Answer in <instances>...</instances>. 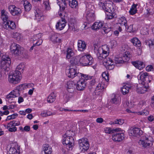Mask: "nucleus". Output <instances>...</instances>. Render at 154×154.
Segmentation results:
<instances>
[{
    "mask_svg": "<svg viewBox=\"0 0 154 154\" xmlns=\"http://www.w3.org/2000/svg\"><path fill=\"white\" fill-rule=\"evenodd\" d=\"M109 53V47L105 45L98 48L97 55L99 60L103 59V63L107 69L111 70L114 67V63L111 58L107 57Z\"/></svg>",
    "mask_w": 154,
    "mask_h": 154,
    "instance_id": "1",
    "label": "nucleus"
},
{
    "mask_svg": "<svg viewBox=\"0 0 154 154\" xmlns=\"http://www.w3.org/2000/svg\"><path fill=\"white\" fill-rule=\"evenodd\" d=\"M100 5H102V7L106 13V18L107 20L112 19L115 15V9L113 3L110 1H106L102 4L100 2Z\"/></svg>",
    "mask_w": 154,
    "mask_h": 154,
    "instance_id": "2",
    "label": "nucleus"
},
{
    "mask_svg": "<svg viewBox=\"0 0 154 154\" xmlns=\"http://www.w3.org/2000/svg\"><path fill=\"white\" fill-rule=\"evenodd\" d=\"M64 134L63 137L62 143L66 146V149L69 150H71L74 145V141L73 137L66 134Z\"/></svg>",
    "mask_w": 154,
    "mask_h": 154,
    "instance_id": "3",
    "label": "nucleus"
},
{
    "mask_svg": "<svg viewBox=\"0 0 154 154\" xmlns=\"http://www.w3.org/2000/svg\"><path fill=\"white\" fill-rule=\"evenodd\" d=\"M20 73V72L16 70L10 73L8 78L9 82L13 84H16L19 82L21 79V74Z\"/></svg>",
    "mask_w": 154,
    "mask_h": 154,
    "instance_id": "4",
    "label": "nucleus"
},
{
    "mask_svg": "<svg viewBox=\"0 0 154 154\" xmlns=\"http://www.w3.org/2000/svg\"><path fill=\"white\" fill-rule=\"evenodd\" d=\"M139 83L148 85V83L151 82L152 77L149 75V74L146 72H140L137 76Z\"/></svg>",
    "mask_w": 154,
    "mask_h": 154,
    "instance_id": "5",
    "label": "nucleus"
},
{
    "mask_svg": "<svg viewBox=\"0 0 154 154\" xmlns=\"http://www.w3.org/2000/svg\"><path fill=\"white\" fill-rule=\"evenodd\" d=\"M94 61L93 57L90 54L80 55V64L83 66L91 65Z\"/></svg>",
    "mask_w": 154,
    "mask_h": 154,
    "instance_id": "6",
    "label": "nucleus"
},
{
    "mask_svg": "<svg viewBox=\"0 0 154 154\" xmlns=\"http://www.w3.org/2000/svg\"><path fill=\"white\" fill-rule=\"evenodd\" d=\"M11 61L8 55H3L1 61V67L2 69L8 72L10 69Z\"/></svg>",
    "mask_w": 154,
    "mask_h": 154,
    "instance_id": "7",
    "label": "nucleus"
},
{
    "mask_svg": "<svg viewBox=\"0 0 154 154\" xmlns=\"http://www.w3.org/2000/svg\"><path fill=\"white\" fill-rule=\"evenodd\" d=\"M78 143L81 151L85 152L89 148V145L88 140L86 138H82L79 140Z\"/></svg>",
    "mask_w": 154,
    "mask_h": 154,
    "instance_id": "8",
    "label": "nucleus"
},
{
    "mask_svg": "<svg viewBox=\"0 0 154 154\" xmlns=\"http://www.w3.org/2000/svg\"><path fill=\"white\" fill-rule=\"evenodd\" d=\"M128 133L131 136L138 137L142 134L143 132L140 128L134 127H131L129 130Z\"/></svg>",
    "mask_w": 154,
    "mask_h": 154,
    "instance_id": "9",
    "label": "nucleus"
},
{
    "mask_svg": "<svg viewBox=\"0 0 154 154\" xmlns=\"http://www.w3.org/2000/svg\"><path fill=\"white\" fill-rule=\"evenodd\" d=\"M20 125V122L17 121L13 120L8 123L6 128L8 129V131L10 132H15L17 131V128L16 126Z\"/></svg>",
    "mask_w": 154,
    "mask_h": 154,
    "instance_id": "10",
    "label": "nucleus"
},
{
    "mask_svg": "<svg viewBox=\"0 0 154 154\" xmlns=\"http://www.w3.org/2000/svg\"><path fill=\"white\" fill-rule=\"evenodd\" d=\"M68 69H66L67 74L69 78H74L76 76H78L77 68L75 66L71 65L69 66Z\"/></svg>",
    "mask_w": 154,
    "mask_h": 154,
    "instance_id": "11",
    "label": "nucleus"
},
{
    "mask_svg": "<svg viewBox=\"0 0 154 154\" xmlns=\"http://www.w3.org/2000/svg\"><path fill=\"white\" fill-rule=\"evenodd\" d=\"M10 50L14 55H18L21 53V47L16 43H13L11 46Z\"/></svg>",
    "mask_w": 154,
    "mask_h": 154,
    "instance_id": "12",
    "label": "nucleus"
},
{
    "mask_svg": "<svg viewBox=\"0 0 154 154\" xmlns=\"http://www.w3.org/2000/svg\"><path fill=\"white\" fill-rule=\"evenodd\" d=\"M153 141L151 137H145V140H140L138 142L139 144L142 147L147 148L150 146V142Z\"/></svg>",
    "mask_w": 154,
    "mask_h": 154,
    "instance_id": "13",
    "label": "nucleus"
},
{
    "mask_svg": "<svg viewBox=\"0 0 154 154\" xmlns=\"http://www.w3.org/2000/svg\"><path fill=\"white\" fill-rule=\"evenodd\" d=\"M119 131L114 132L112 135V139L115 141L120 142L124 138V133Z\"/></svg>",
    "mask_w": 154,
    "mask_h": 154,
    "instance_id": "14",
    "label": "nucleus"
},
{
    "mask_svg": "<svg viewBox=\"0 0 154 154\" xmlns=\"http://www.w3.org/2000/svg\"><path fill=\"white\" fill-rule=\"evenodd\" d=\"M42 34L39 33L33 35L31 38L30 41L33 43H35L37 45H41L42 42L41 38Z\"/></svg>",
    "mask_w": 154,
    "mask_h": 154,
    "instance_id": "15",
    "label": "nucleus"
},
{
    "mask_svg": "<svg viewBox=\"0 0 154 154\" xmlns=\"http://www.w3.org/2000/svg\"><path fill=\"white\" fill-rule=\"evenodd\" d=\"M8 10L11 14L13 16L18 15L21 13V10L14 5H10L8 7Z\"/></svg>",
    "mask_w": 154,
    "mask_h": 154,
    "instance_id": "16",
    "label": "nucleus"
},
{
    "mask_svg": "<svg viewBox=\"0 0 154 154\" xmlns=\"http://www.w3.org/2000/svg\"><path fill=\"white\" fill-rule=\"evenodd\" d=\"M149 88V85L141 84L137 86L136 91L139 94H143L147 91Z\"/></svg>",
    "mask_w": 154,
    "mask_h": 154,
    "instance_id": "17",
    "label": "nucleus"
},
{
    "mask_svg": "<svg viewBox=\"0 0 154 154\" xmlns=\"http://www.w3.org/2000/svg\"><path fill=\"white\" fill-rule=\"evenodd\" d=\"M42 11L36 8L35 11V18L38 21H42L44 20V16L43 15Z\"/></svg>",
    "mask_w": 154,
    "mask_h": 154,
    "instance_id": "18",
    "label": "nucleus"
},
{
    "mask_svg": "<svg viewBox=\"0 0 154 154\" xmlns=\"http://www.w3.org/2000/svg\"><path fill=\"white\" fill-rule=\"evenodd\" d=\"M86 86V83L82 79H80L78 81L76 85V88L79 91L83 90Z\"/></svg>",
    "mask_w": 154,
    "mask_h": 154,
    "instance_id": "19",
    "label": "nucleus"
},
{
    "mask_svg": "<svg viewBox=\"0 0 154 154\" xmlns=\"http://www.w3.org/2000/svg\"><path fill=\"white\" fill-rule=\"evenodd\" d=\"M66 23L65 19L61 18V20H59L56 24L57 29L60 30L63 29L66 25Z\"/></svg>",
    "mask_w": 154,
    "mask_h": 154,
    "instance_id": "20",
    "label": "nucleus"
},
{
    "mask_svg": "<svg viewBox=\"0 0 154 154\" xmlns=\"http://www.w3.org/2000/svg\"><path fill=\"white\" fill-rule=\"evenodd\" d=\"M60 34L57 33L52 34L50 37V40L54 43L60 42L61 39L59 38Z\"/></svg>",
    "mask_w": 154,
    "mask_h": 154,
    "instance_id": "21",
    "label": "nucleus"
},
{
    "mask_svg": "<svg viewBox=\"0 0 154 154\" xmlns=\"http://www.w3.org/2000/svg\"><path fill=\"white\" fill-rule=\"evenodd\" d=\"M132 64L137 68L141 70L145 67V64L143 62L137 60L131 62Z\"/></svg>",
    "mask_w": 154,
    "mask_h": 154,
    "instance_id": "22",
    "label": "nucleus"
},
{
    "mask_svg": "<svg viewBox=\"0 0 154 154\" xmlns=\"http://www.w3.org/2000/svg\"><path fill=\"white\" fill-rule=\"evenodd\" d=\"M86 17L89 21H92L94 20V14L92 10H90L86 12Z\"/></svg>",
    "mask_w": 154,
    "mask_h": 154,
    "instance_id": "23",
    "label": "nucleus"
},
{
    "mask_svg": "<svg viewBox=\"0 0 154 154\" xmlns=\"http://www.w3.org/2000/svg\"><path fill=\"white\" fill-rule=\"evenodd\" d=\"M52 152V148L49 145L45 144L44 145L43 151L42 152V154H51Z\"/></svg>",
    "mask_w": 154,
    "mask_h": 154,
    "instance_id": "24",
    "label": "nucleus"
},
{
    "mask_svg": "<svg viewBox=\"0 0 154 154\" xmlns=\"http://www.w3.org/2000/svg\"><path fill=\"white\" fill-rule=\"evenodd\" d=\"M78 50L80 51H83L86 48L85 42L82 40H79L78 42Z\"/></svg>",
    "mask_w": 154,
    "mask_h": 154,
    "instance_id": "25",
    "label": "nucleus"
},
{
    "mask_svg": "<svg viewBox=\"0 0 154 154\" xmlns=\"http://www.w3.org/2000/svg\"><path fill=\"white\" fill-rule=\"evenodd\" d=\"M18 145L15 144V146L12 145L9 150V154H18L20 152Z\"/></svg>",
    "mask_w": 154,
    "mask_h": 154,
    "instance_id": "26",
    "label": "nucleus"
},
{
    "mask_svg": "<svg viewBox=\"0 0 154 154\" xmlns=\"http://www.w3.org/2000/svg\"><path fill=\"white\" fill-rule=\"evenodd\" d=\"M66 1L68 0H57V3L60 7V10L63 11L66 6Z\"/></svg>",
    "mask_w": 154,
    "mask_h": 154,
    "instance_id": "27",
    "label": "nucleus"
},
{
    "mask_svg": "<svg viewBox=\"0 0 154 154\" xmlns=\"http://www.w3.org/2000/svg\"><path fill=\"white\" fill-rule=\"evenodd\" d=\"M106 87V85L103 82L99 83L96 86L95 91V93L98 94L99 92L101 91L103 89H104Z\"/></svg>",
    "mask_w": 154,
    "mask_h": 154,
    "instance_id": "28",
    "label": "nucleus"
},
{
    "mask_svg": "<svg viewBox=\"0 0 154 154\" xmlns=\"http://www.w3.org/2000/svg\"><path fill=\"white\" fill-rule=\"evenodd\" d=\"M118 23L121 26H125L126 28L128 27L127 21L124 17L122 16L119 17L118 20Z\"/></svg>",
    "mask_w": 154,
    "mask_h": 154,
    "instance_id": "29",
    "label": "nucleus"
},
{
    "mask_svg": "<svg viewBox=\"0 0 154 154\" xmlns=\"http://www.w3.org/2000/svg\"><path fill=\"white\" fill-rule=\"evenodd\" d=\"M104 24L103 22H96L92 26V29L94 30H97L103 27Z\"/></svg>",
    "mask_w": 154,
    "mask_h": 154,
    "instance_id": "30",
    "label": "nucleus"
},
{
    "mask_svg": "<svg viewBox=\"0 0 154 154\" xmlns=\"http://www.w3.org/2000/svg\"><path fill=\"white\" fill-rule=\"evenodd\" d=\"M5 26L8 29H14L16 28V26L14 22L12 21H8Z\"/></svg>",
    "mask_w": 154,
    "mask_h": 154,
    "instance_id": "31",
    "label": "nucleus"
},
{
    "mask_svg": "<svg viewBox=\"0 0 154 154\" xmlns=\"http://www.w3.org/2000/svg\"><path fill=\"white\" fill-rule=\"evenodd\" d=\"M80 55L76 56L75 57L72 58L70 60V63L72 64L78 65L80 64Z\"/></svg>",
    "mask_w": 154,
    "mask_h": 154,
    "instance_id": "32",
    "label": "nucleus"
},
{
    "mask_svg": "<svg viewBox=\"0 0 154 154\" xmlns=\"http://www.w3.org/2000/svg\"><path fill=\"white\" fill-rule=\"evenodd\" d=\"M56 94L54 92H52L50 94L48 97L47 101L48 103H52L55 100Z\"/></svg>",
    "mask_w": 154,
    "mask_h": 154,
    "instance_id": "33",
    "label": "nucleus"
},
{
    "mask_svg": "<svg viewBox=\"0 0 154 154\" xmlns=\"http://www.w3.org/2000/svg\"><path fill=\"white\" fill-rule=\"evenodd\" d=\"M34 85L32 83H30L28 84H24L19 85V87H20V89L21 90L24 89L26 88H33Z\"/></svg>",
    "mask_w": 154,
    "mask_h": 154,
    "instance_id": "34",
    "label": "nucleus"
},
{
    "mask_svg": "<svg viewBox=\"0 0 154 154\" xmlns=\"http://www.w3.org/2000/svg\"><path fill=\"white\" fill-rule=\"evenodd\" d=\"M8 13L4 10H2L1 11V17L4 22H7L9 20H8Z\"/></svg>",
    "mask_w": 154,
    "mask_h": 154,
    "instance_id": "35",
    "label": "nucleus"
},
{
    "mask_svg": "<svg viewBox=\"0 0 154 154\" xmlns=\"http://www.w3.org/2000/svg\"><path fill=\"white\" fill-rule=\"evenodd\" d=\"M121 130V128H116L115 129H112L110 128H106L105 130V132L106 133L111 134V133H113L115 131H120Z\"/></svg>",
    "mask_w": 154,
    "mask_h": 154,
    "instance_id": "36",
    "label": "nucleus"
},
{
    "mask_svg": "<svg viewBox=\"0 0 154 154\" xmlns=\"http://www.w3.org/2000/svg\"><path fill=\"white\" fill-rule=\"evenodd\" d=\"M78 76L79 77H81V78L80 79H82L84 80V82H85L88 80L91 79V77L88 76L87 75L84 74L79 72L78 73Z\"/></svg>",
    "mask_w": 154,
    "mask_h": 154,
    "instance_id": "37",
    "label": "nucleus"
},
{
    "mask_svg": "<svg viewBox=\"0 0 154 154\" xmlns=\"http://www.w3.org/2000/svg\"><path fill=\"white\" fill-rule=\"evenodd\" d=\"M66 58L67 59H70L72 57L74 54L73 50L71 48H68L66 51Z\"/></svg>",
    "mask_w": 154,
    "mask_h": 154,
    "instance_id": "38",
    "label": "nucleus"
},
{
    "mask_svg": "<svg viewBox=\"0 0 154 154\" xmlns=\"http://www.w3.org/2000/svg\"><path fill=\"white\" fill-rule=\"evenodd\" d=\"M131 87L128 85H124L121 88L122 92L123 94H126L129 92Z\"/></svg>",
    "mask_w": 154,
    "mask_h": 154,
    "instance_id": "39",
    "label": "nucleus"
},
{
    "mask_svg": "<svg viewBox=\"0 0 154 154\" xmlns=\"http://www.w3.org/2000/svg\"><path fill=\"white\" fill-rule=\"evenodd\" d=\"M131 42L135 46L140 47L141 45L140 42L137 38H134L131 40Z\"/></svg>",
    "mask_w": 154,
    "mask_h": 154,
    "instance_id": "40",
    "label": "nucleus"
},
{
    "mask_svg": "<svg viewBox=\"0 0 154 154\" xmlns=\"http://www.w3.org/2000/svg\"><path fill=\"white\" fill-rule=\"evenodd\" d=\"M137 5L133 4L131 6L130 10L129 11V13L131 15H134L136 14L137 11Z\"/></svg>",
    "mask_w": 154,
    "mask_h": 154,
    "instance_id": "41",
    "label": "nucleus"
},
{
    "mask_svg": "<svg viewBox=\"0 0 154 154\" xmlns=\"http://www.w3.org/2000/svg\"><path fill=\"white\" fill-rule=\"evenodd\" d=\"M20 88V87H19V86L17 87L16 89L13 90L11 92V94H12L13 95V97H15L19 96L20 94L19 93V90H21Z\"/></svg>",
    "mask_w": 154,
    "mask_h": 154,
    "instance_id": "42",
    "label": "nucleus"
},
{
    "mask_svg": "<svg viewBox=\"0 0 154 154\" xmlns=\"http://www.w3.org/2000/svg\"><path fill=\"white\" fill-rule=\"evenodd\" d=\"M121 98L119 96H115L111 99V103L115 104H118L121 102Z\"/></svg>",
    "mask_w": 154,
    "mask_h": 154,
    "instance_id": "43",
    "label": "nucleus"
},
{
    "mask_svg": "<svg viewBox=\"0 0 154 154\" xmlns=\"http://www.w3.org/2000/svg\"><path fill=\"white\" fill-rule=\"evenodd\" d=\"M42 6L44 7L45 9L46 10H49L51 9L49 0H45L44 1L43 3Z\"/></svg>",
    "mask_w": 154,
    "mask_h": 154,
    "instance_id": "44",
    "label": "nucleus"
},
{
    "mask_svg": "<svg viewBox=\"0 0 154 154\" xmlns=\"http://www.w3.org/2000/svg\"><path fill=\"white\" fill-rule=\"evenodd\" d=\"M146 43L150 48L152 49L154 48V39L147 40L146 41Z\"/></svg>",
    "mask_w": 154,
    "mask_h": 154,
    "instance_id": "45",
    "label": "nucleus"
},
{
    "mask_svg": "<svg viewBox=\"0 0 154 154\" xmlns=\"http://www.w3.org/2000/svg\"><path fill=\"white\" fill-rule=\"evenodd\" d=\"M135 115L146 116L149 114V112L147 110L144 109L141 111L133 112Z\"/></svg>",
    "mask_w": 154,
    "mask_h": 154,
    "instance_id": "46",
    "label": "nucleus"
},
{
    "mask_svg": "<svg viewBox=\"0 0 154 154\" xmlns=\"http://www.w3.org/2000/svg\"><path fill=\"white\" fill-rule=\"evenodd\" d=\"M25 10L26 11H29L31 8V5L27 1H25L24 3Z\"/></svg>",
    "mask_w": 154,
    "mask_h": 154,
    "instance_id": "47",
    "label": "nucleus"
},
{
    "mask_svg": "<svg viewBox=\"0 0 154 154\" xmlns=\"http://www.w3.org/2000/svg\"><path fill=\"white\" fill-rule=\"evenodd\" d=\"M25 66V65L23 63H21L17 66L15 70H17L20 72V74H21V72H23Z\"/></svg>",
    "mask_w": 154,
    "mask_h": 154,
    "instance_id": "48",
    "label": "nucleus"
},
{
    "mask_svg": "<svg viewBox=\"0 0 154 154\" xmlns=\"http://www.w3.org/2000/svg\"><path fill=\"white\" fill-rule=\"evenodd\" d=\"M69 5L72 8H75L78 5V2L76 0H69Z\"/></svg>",
    "mask_w": 154,
    "mask_h": 154,
    "instance_id": "49",
    "label": "nucleus"
},
{
    "mask_svg": "<svg viewBox=\"0 0 154 154\" xmlns=\"http://www.w3.org/2000/svg\"><path fill=\"white\" fill-rule=\"evenodd\" d=\"M13 37L17 41L20 40L22 38L21 34L18 32L14 33L13 35Z\"/></svg>",
    "mask_w": 154,
    "mask_h": 154,
    "instance_id": "50",
    "label": "nucleus"
},
{
    "mask_svg": "<svg viewBox=\"0 0 154 154\" xmlns=\"http://www.w3.org/2000/svg\"><path fill=\"white\" fill-rule=\"evenodd\" d=\"M75 86V83L72 81H69L67 83V87L68 89H72Z\"/></svg>",
    "mask_w": 154,
    "mask_h": 154,
    "instance_id": "51",
    "label": "nucleus"
},
{
    "mask_svg": "<svg viewBox=\"0 0 154 154\" xmlns=\"http://www.w3.org/2000/svg\"><path fill=\"white\" fill-rule=\"evenodd\" d=\"M124 123V120L122 119H116L113 122V124H117L120 125H122Z\"/></svg>",
    "mask_w": 154,
    "mask_h": 154,
    "instance_id": "52",
    "label": "nucleus"
},
{
    "mask_svg": "<svg viewBox=\"0 0 154 154\" xmlns=\"http://www.w3.org/2000/svg\"><path fill=\"white\" fill-rule=\"evenodd\" d=\"M102 75L103 78H104L106 82H108L109 81V75L108 74L107 72H103Z\"/></svg>",
    "mask_w": 154,
    "mask_h": 154,
    "instance_id": "53",
    "label": "nucleus"
},
{
    "mask_svg": "<svg viewBox=\"0 0 154 154\" xmlns=\"http://www.w3.org/2000/svg\"><path fill=\"white\" fill-rule=\"evenodd\" d=\"M68 25L70 29L73 31L75 30V26L74 23H69L68 24Z\"/></svg>",
    "mask_w": 154,
    "mask_h": 154,
    "instance_id": "54",
    "label": "nucleus"
},
{
    "mask_svg": "<svg viewBox=\"0 0 154 154\" xmlns=\"http://www.w3.org/2000/svg\"><path fill=\"white\" fill-rule=\"evenodd\" d=\"M126 104L127 106L130 108H132L134 106V104L131 101L129 102L128 101H126Z\"/></svg>",
    "mask_w": 154,
    "mask_h": 154,
    "instance_id": "55",
    "label": "nucleus"
},
{
    "mask_svg": "<svg viewBox=\"0 0 154 154\" xmlns=\"http://www.w3.org/2000/svg\"><path fill=\"white\" fill-rule=\"evenodd\" d=\"M123 63L124 62H127L129 59V57H128L127 55L125 54L122 57Z\"/></svg>",
    "mask_w": 154,
    "mask_h": 154,
    "instance_id": "56",
    "label": "nucleus"
},
{
    "mask_svg": "<svg viewBox=\"0 0 154 154\" xmlns=\"http://www.w3.org/2000/svg\"><path fill=\"white\" fill-rule=\"evenodd\" d=\"M122 60V57H116L115 59V61L116 63H123V61Z\"/></svg>",
    "mask_w": 154,
    "mask_h": 154,
    "instance_id": "57",
    "label": "nucleus"
},
{
    "mask_svg": "<svg viewBox=\"0 0 154 154\" xmlns=\"http://www.w3.org/2000/svg\"><path fill=\"white\" fill-rule=\"evenodd\" d=\"M110 44L112 47H115L117 45V42L115 40H112L110 41Z\"/></svg>",
    "mask_w": 154,
    "mask_h": 154,
    "instance_id": "58",
    "label": "nucleus"
},
{
    "mask_svg": "<svg viewBox=\"0 0 154 154\" xmlns=\"http://www.w3.org/2000/svg\"><path fill=\"white\" fill-rule=\"evenodd\" d=\"M126 28H127V31L129 32H132L133 30V25H131L129 26H128V27Z\"/></svg>",
    "mask_w": 154,
    "mask_h": 154,
    "instance_id": "59",
    "label": "nucleus"
},
{
    "mask_svg": "<svg viewBox=\"0 0 154 154\" xmlns=\"http://www.w3.org/2000/svg\"><path fill=\"white\" fill-rule=\"evenodd\" d=\"M153 69V67L152 65H148L146 67V70L147 71H150L152 70Z\"/></svg>",
    "mask_w": 154,
    "mask_h": 154,
    "instance_id": "60",
    "label": "nucleus"
},
{
    "mask_svg": "<svg viewBox=\"0 0 154 154\" xmlns=\"http://www.w3.org/2000/svg\"><path fill=\"white\" fill-rule=\"evenodd\" d=\"M55 114V112H51L50 111H47L46 112V115H47V116H53Z\"/></svg>",
    "mask_w": 154,
    "mask_h": 154,
    "instance_id": "61",
    "label": "nucleus"
},
{
    "mask_svg": "<svg viewBox=\"0 0 154 154\" xmlns=\"http://www.w3.org/2000/svg\"><path fill=\"white\" fill-rule=\"evenodd\" d=\"M148 119L150 122H152L154 120V116L152 115H150L148 117Z\"/></svg>",
    "mask_w": 154,
    "mask_h": 154,
    "instance_id": "62",
    "label": "nucleus"
},
{
    "mask_svg": "<svg viewBox=\"0 0 154 154\" xmlns=\"http://www.w3.org/2000/svg\"><path fill=\"white\" fill-rule=\"evenodd\" d=\"M146 103V102L145 101H142L139 102L138 106L140 107H142Z\"/></svg>",
    "mask_w": 154,
    "mask_h": 154,
    "instance_id": "63",
    "label": "nucleus"
},
{
    "mask_svg": "<svg viewBox=\"0 0 154 154\" xmlns=\"http://www.w3.org/2000/svg\"><path fill=\"white\" fill-rule=\"evenodd\" d=\"M13 96V95L12 94H11V92L8 94L7 95L6 98L7 99H11V98H14V97Z\"/></svg>",
    "mask_w": 154,
    "mask_h": 154,
    "instance_id": "64",
    "label": "nucleus"
}]
</instances>
